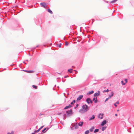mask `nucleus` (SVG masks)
Wrapping results in <instances>:
<instances>
[{"instance_id": "obj_1", "label": "nucleus", "mask_w": 134, "mask_h": 134, "mask_svg": "<svg viewBox=\"0 0 134 134\" xmlns=\"http://www.w3.org/2000/svg\"><path fill=\"white\" fill-rule=\"evenodd\" d=\"M89 110L88 106L86 104L83 105L82 106V109H80L79 110V112L81 113H82L83 111L84 112H85L88 110Z\"/></svg>"}, {"instance_id": "obj_2", "label": "nucleus", "mask_w": 134, "mask_h": 134, "mask_svg": "<svg viewBox=\"0 0 134 134\" xmlns=\"http://www.w3.org/2000/svg\"><path fill=\"white\" fill-rule=\"evenodd\" d=\"M40 5L42 7H44V8H46L47 7V5L46 3L44 2L40 3Z\"/></svg>"}, {"instance_id": "obj_3", "label": "nucleus", "mask_w": 134, "mask_h": 134, "mask_svg": "<svg viewBox=\"0 0 134 134\" xmlns=\"http://www.w3.org/2000/svg\"><path fill=\"white\" fill-rule=\"evenodd\" d=\"M66 113L67 115H70L72 113V110L71 109L69 110L66 111Z\"/></svg>"}, {"instance_id": "obj_4", "label": "nucleus", "mask_w": 134, "mask_h": 134, "mask_svg": "<svg viewBox=\"0 0 134 134\" xmlns=\"http://www.w3.org/2000/svg\"><path fill=\"white\" fill-rule=\"evenodd\" d=\"M104 114L103 113H99L98 116V118L99 119H102L103 118Z\"/></svg>"}, {"instance_id": "obj_5", "label": "nucleus", "mask_w": 134, "mask_h": 134, "mask_svg": "<svg viewBox=\"0 0 134 134\" xmlns=\"http://www.w3.org/2000/svg\"><path fill=\"white\" fill-rule=\"evenodd\" d=\"M83 96L82 95H81L77 98L76 101H78L79 100H80L83 97Z\"/></svg>"}, {"instance_id": "obj_6", "label": "nucleus", "mask_w": 134, "mask_h": 134, "mask_svg": "<svg viewBox=\"0 0 134 134\" xmlns=\"http://www.w3.org/2000/svg\"><path fill=\"white\" fill-rule=\"evenodd\" d=\"M100 94V92L98 91V92L97 93H95L94 95V97H97Z\"/></svg>"}, {"instance_id": "obj_7", "label": "nucleus", "mask_w": 134, "mask_h": 134, "mask_svg": "<svg viewBox=\"0 0 134 134\" xmlns=\"http://www.w3.org/2000/svg\"><path fill=\"white\" fill-rule=\"evenodd\" d=\"M114 92H111V94H109L108 97L109 98H110L113 96L114 95Z\"/></svg>"}, {"instance_id": "obj_8", "label": "nucleus", "mask_w": 134, "mask_h": 134, "mask_svg": "<svg viewBox=\"0 0 134 134\" xmlns=\"http://www.w3.org/2000/svg\"><path fill=\"white\" fill-rule=\"evenodd\" d=\"M106 120H104L102 122V123L101 124V125L102 126H103L105 124H106Z\"/></svg>"}, {"instance_id": "obj_9", "label": "nucleus", "mask_w": 134, "mask_h": 134, "mask_svg": "<svg viewBox=\"0 0 134 134\" xmlns=\"http://www.w3.org/2000/svg\"><path fill=\"white\" fill-rule=\"evenodd\" d=\"M23 71L26 72L30 73H32L34 72V71L33 70H24Z\"/></svg>"}, {"instance_id": "obj_10", "label": "nucleus", "mask_w": 134, "mask_h": 134, "mask_svg": "<svg viewBox=\"0 0 134 134\" xmlns=\"http://www.w3.org/2000/svg\"><path fill=\"white\" fill-rule=\"evenodd\" d=\"M95 118V116L94 115H93L92 116V117L90 118L89 119V120L91 121V120H94Z\"/></svg>"}, {"instance_id": "obj_11", "label": "nucleus", "mask_w": 134, "mask_h": 134, "mask_svg": "<svg viewBox=\"0 0 134 134\" xmlns=\"http://www.w3.org/2000/svg\"><path fill=\"white\" fill-rule=\"evenodd\" d=\"M72 106L70 104H69L68 106H66L64 108V109H67L70 108Z\"/></svg>"}, {"instance_id": "obj_12", "label": "nucleus", "mask_w": 134, "mask_h": 134, "mask_svg": "<svg viewBox=\"0 0 134 134\" xmlns=\"http://www.w3.org/2000/svg\"><path fill=\"white\" fill-rule=\"evenodd\" d=\"M93 100L94 101L95 103H97V97H94L93 98Z\"/></svg>"}, {"instance_id": "obj_13", "label": "nucleus", "mask_w": 134, "mask_h": 134, "mask_svg": "<svg viewBox=\"0 0 134 134\" xmlns=\"http://www.w3.org/2000/svg\"><path fill=\"white\" fill-rule=\"evenodd\" d=\"M90 98H88L86 99V102L88 104L90 103Z\"/></svg>"}, {"instance_id": "obj_14", "label": "nucleus", "mask_w": 134, "mask_h": 134, "mask_svg": "<svg viewBox=\"0 0 134 134\" xmlns=\"http://www.w3.org/2000/svg\"><path fill=\"white\" fill-rule=\"evenodd\" d=\"M83 122H80L78 124V125L80 126H82Z\"/></svg>"}, {"instance_id": "obj_15", "label": "nucleus", "mask_w": 134, "mask_h": 134, "mask_svg": "<svg viewBox=\"0 0 134 134\" xmlns=\"http://www.w3.org/2000/svg\"><path fill=\"white\" fill-rule=\"evenodd\" d=\"M78 125L77 123H76L74 125V126L75 127V129H77L78 128Z\"/></svg>"}, {"instance_id": "obj_16", "label": "nucleus", "mask_w": 134, "mask_h": 134, "mask_svg": "<svg viewBox=\"0 0 134 134\" xmlns=\"http://www.w3.org/2000/svg\"><path fill=\"white\" fill-rule=\"evenodd\" d=\"M94 93V91H89L87 93V94H91Z\"/></svg>"}, {"instance_id": "obj_17", "label": "nucleus", "mask_w": 134, "mask_h": 134, "mask_svg": "<svg viewBox=\"0 0 134 134\" xmlns=\"http://www.w3.org/2000/svg\"><path fill=\"white\" fill-rule=\"evenodd\" d=\"M46 128H44V129L43 130H42V132H43V133H44L45 132L47 131V130H48V129H49V128H47V130L45 131L46 130Z\"/></svg>"}, {"instance_id": "obj_18", "label": "nucleus", "mask_w": 134, "mask_h": 134, "mask_svg": "<svg viewBox=\"0 0 134 134\" xmlns=\"http://www.w3.org/2000/svg\"><path fill=\"white\" fill-rule=\"evenodd\" d=\"M47 10H48V12H49V13H51V14H53V13L49 9H48Z\"/></svg>"}, {"instance_id": "obj_19", "label": "nucleus", "mask_w": 134, "mask_h": 134, "mask_svg": "<svg viewBox=\"0 0 134 134\" xmlns=\"http://www.w3.org/2000/svg\"><path fill=\"white\" fill-rule=\"evenodd\" d=\"M76 102V100H73L71 103H70V104L71 105H73L74 104V103H75Z\"/></svg>"}, {"instance_id": "obj_20", "label": "nucleus", "mask_w": 134, "mask_h": 134, "mask_svg": "<svg viewBox=\"0 0 134 134\" xmlns=\"http://www.w3.org/2000/svg\"><path fill=\"white\" fill-rule=\"evenodd\" d=\"M119 103V101H117L114 104V105L116 107L117 106V104H118Z\"/></svg>"}, {"instance_id": "obj_21", "label": "nucleus", "mask_w": 134, "mask_h": 134, "mask_svg": "<svg viewBox=\"0 0 134 134\" xmlns=\"http://www.w3.org/2000/svg\"><path fill=\"white\" fill-rule=\"evenodd\" d=\"M94 126L92 127L90 130L91 132H92L93 131V129H94Z\"/></svg>"}, {"instance_id": "obj_22", "label": "nucleus", "mask_w": 134, "mask_h": 134, "mask_svg": "<svg viewBox=\"0 0 134 134\" xmlns=\"http://www.w3.org/2000/svg\"><path fill=\"white\" fill-rule=\"evenodd\" d=\"M106 128V127L105 126L103 127L102 128V130L103 131H104Z\"/></svg>"}, {"instance_id": "obj_23", "label": "nucleus", "mask_w": 134, "mask_h": 134, "mask_svg": "<svg viewBox=\"0 0 134 134\" xmlns=\"http://www.w3.org/2000/svg\"><path fill=\"white\" fill-rule=\"evenodd\" d=\"M99 130L98 129H96L94 130V133H96L98 132L99 131Z\"/></svg>"}, {"instance_id": "obj_24", "label": "nucleus", "mask_w": 134, "mask_h": 134, "mask_svg": "<svg viewBox=\"0 0 134 134\" xmlns=\"http://www.w3.org/2000/svg\"><path fill=\"white\" fill-rule=\"evenodd\" d=\"M72 69H70L68 70V71L69 72H70V73H72Z\"/></svg>"}, {"instance_id": "obj_25", "label": "nucleus", "mask_w": 134, "mask_h": 134, "mask_svg": "<svg viewBox=\"0 0 134 134\" xmlns=\"http://www.w3.org/2000/svg\"><path fill=\"white\" fill-rule=\"evenodd\" d=\"M32 87L34 88H35V89H36L37 88V86L36 85H33Z\"/></svg>"}, {"instance_id": "obj_26", "label": "nucleus", "mask_w": 134, "mask_h": 134, "mask_svg": "<svg viewBox=\"0 0 134 134\" xmlns=\"http://www.w3.org/2000/svg\"><path fill=\"white\" fill-rule=\"evenodd\" d=\"M117 0H113L110 2L111 3H113L116 2Z\"/></svg>"}, {"instance_id": "obj_27", "label": "nucleus", "mask_w": 134, "mask_h": 134, "mask_svg": "<svg viewBox=\"0 0 134 134\" xmlns=\"http://www.w3.org/2000/svg\"><path fill=\"white\" fill-rule=\"evenodd\" d=\"M89 132V130H87L85 132V134H88V133Z\"/></svg>"}, {"instance_id": "obj_28", "label": "nucleus", "mask_w": 134, "mask_h": 134, "mask_svg": "<svg viewBox=\"0 0 134 134\" xmlns=\"http://www.w3.org/2000/svg\"><path fill=\"white\" fill-rule=\"evenodd\" d=\"M109 91V90L108 89H107V90H104L103 91V92H108Z\"/></svg>"}, {"instance_id": "obj_29", "label": "nucleus", "mask_w": 134, "mask_h": 134, "mask_svg": "<svg viewBox=\"0 0 134 134\" xmlns=\"http://www.w3.org/2000/svg\"><path fill=\"white\" fill-rule=\"evenodd\" d=\"M121 83L122 84V85H125V83H124V81H121Z\"/></svg>"}, {"instance_id": "obj_30", "label": "nucleus", "mask_w": 134, "mask_h": 134, "mask_svg": "<svg viewBox=\"0 0 134 134\" xmlns=\"http://www.w3.org/2000/svg\"><path fill=\"white\" fill-rule=\"evenodd\" d=\"M40 130V129H38L37 130H35V132H36V133H37Z\"/></svg>"}, {"instance_id": "obj_31", "label": "nucleus", "mask_w": 134, "mask_h": 134, "mask_svg": "<svg viewBox=\"0 0 134 134\" xmlns=\"http://www.w3.org/2000/svg\"><path fill=\"white\" fill-rule=\"evenodd\" d=\"M14 132L12 131L11 133L8 132L7 133V134H13Z\"/></svg>"}, {"instance_id": "obj_32", "label": "nucleus", "mask_w": 134, "mask_h": 134, "mask_svg": "<svg viewBox=\"0 0 134 134\" xmlns=\"http://www.w3.org/2000/svg\"><path fill=\"white\" fill-rule=\"evenodd\" d=\"M69 44V43L67 42H65V45L67 46Z\"/></svg>"}, {"instance_id": "obj_33", "label": "nucleus", "mask_w": 134, "mask_h": 134, "mask_svg": "<svg viewBox=\"0 0 134 134\" xmlns=\"http://www.w3.org/2000/svg\"><path fill=\"white\" fill-rule=\"evenodd\" d=\"M109 99H110L109 98V97H108V98H107L105 100V101L104 102H106Z\"/></svg>"}, {"instance_id": "obj_34", "label": "nucleus", "mask_w": 134, "mask_h": 134, "mask_svg": "<svg viewBox=\"0 0 134 134\" xmlns=\"http://www.w3.org/2000/svg\"><path fill=\"white\" fill-rule=\"evenodd\" d=\"M125 82L126 83H127V79H125Z\"/></svg>"}, {"instance_id": "obj_35", "label": "nucleus", "mask_w": 134, "mask_h": 134, "mask_svg": "<svg viewBox=\"0 0 134 134\" xmlns=\"http://www.w3.org/2000/svg\"><path fill=\"white\" fill-rule=\"evenodd\" d=\"M62 45V44L61 43H60L59 45V47H61Z\"/></svg>"}, {"instance_id": "obj_36", "label": "nucleus", "mask_w": 134, "mask_h": 134, "mask_svg": "<svg viewBox=\"0 0 134 134\" xmlns=\"http://www.w3.org/2000/svg\"><path fill=\"white\" fill-rule=\"evenodd\" d=\"M90 103H91V104H92V101L91 99H90Z\"/></svg>"}, {"instance_id": "obj_37", "label": "nucleus", "mask_w": 134, "mask_h": 134, "mask_svg": "<svg viewBox=\"0 0 134 134\" xmlns=\"http://www.w3.org/2000/svg\"><path fill=\"white\" fill-rule=\"evenodd\" d=\"M36 133V132H35V131H34V132H32V134H35V133Z\"/></svg>"}, {"instance_id": "obj_38", "label": "nucleus", "mask_w": 134, "mask_h": 134, "mask_svg": "<svg viewBox=\"0 0 134 134\" xmlns=\"http://www.w3.org/2000/svg\"><path fill=\"white\" fill-rule=\"evenodd\" d=\"M78 104H77L76 105V107H75V108H77V107H78Z\"/></svg>"}, {"instance_id": "obj_39", "label": "nucleus", "mask_w": 134, "mask_h": 134, "mask_svg": "<svg viewBox=\"0 0 134 134\" xmlns=\"http://www.w3.org/2000/svg\"><path fill=\"white\" fill-rule=\"evenodd\" d=\"M69 76H64V77L65 78H66V77H68Z\"/></svg>"}, {"instance_id": "obj_40", "label": "nucleus", "mask_w": 134, "mask_h": 134, "mask_svg": "<svg viewBox=\"0 0 134 134\" xmlns=\"http://www.w3.org/2000/svg\"><path fill=\"white\" fill-rule=\"evenodd\" d=\"M43 127V126H41L40 128L39 129H40V130H41V129Z\"/></svg>"}, {"instance_id": "obj_41", "label": "nucleus", "mask_w": 134, "mask_h": 134, "mask_svg": "<svg viewBox=\"0 0 134 134\" xmlns=\"http://www.w3.org/2000/svg\"><path fill=\"white\" fill-rule=\"evenodd\" d=\"M38 46L37 45V46H36V47H35V48H34V49H35V48H36V47H38Z\"/></svg>"}, {"instance_id": "obj_42", "label": "nucleus", "mask_w": 134, "mask_h": 134, "mask_svg": "<svg viewBox=\"0 0 134 134\" xmlns=\"http://www.w3.org/2000/svg\"><path fill=\"white\" fill-rule=\"evenodd\" d=\"M115 115L116 116H118V114H115Z\"/></svg>"}, {"instance_id": "obj_43", "label": "nucleus", "mask_w": 134, "mask_h": 134, "mask_svg": "<svg viewBox=\"0 0 134 134\" xmlns=\"http://www.w3.org/2000/svg\"><path fill=\"white\" fill-rule=\"evenodd\" d=\"M127 131H128L129 132H131V131H129V130L128 129L127 130Z\"/></svg>"}, {"instance_id": "obj_44", "label": "nucleus", "mask_w": 134, "mask_h": 134, "mask_svg": "<svg viewBox=\"0 0 134 134\" xmlns=\"http://www.w3.org/2000/svg\"><path fill=\"white\" fill-rule=\"evenodd\" d=\"M23 63H24L25 64H26V63H25L24 61L23 62Z\"/></svg>"}, {"instance_id": "obj_45", "label": "nucleus", "mask_w": 134, "mask_h": 134, "mask_svg": "<svg viewBox=\"0 0 134 134\" xmlns=\"http://www.w3.org/2000/svg\"><path fill=\"white\" fill-rule=\"evenodd\" d=\"M71 127V130H72L73 129H72V128Z\"/></svg>"}]
</instances>
